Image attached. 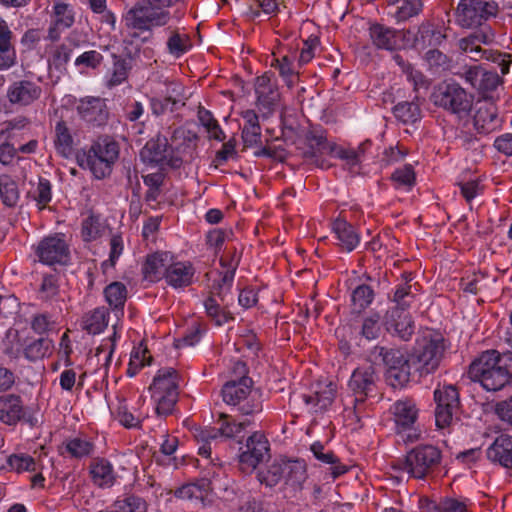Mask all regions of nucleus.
Here are the masks:
<instances>
[{
  "instance_id": "f257e3e1",
  "label": "nucleus",
  "mask_w": 512,
  "mask_h": 512,
  "mask_svg": "<svg viewBox=\"0 0 512 512\" xmlns=\"http://www.w3.org/2000/svg\"><path fill=\"white\" fill-rule=\"evenodd\" d=\"M468 376L487 392L512 388V352L490 349L482 352L469 365Z\"/></svg>"
},
{
  "instance_id": "f03ea898",
  "label": "nucleus",
  "mask_w": 512,
  "mask_h": 512,
  "mask_svg": "<svg viewBox=\"0 0 512 512\" xmlns=\"http://www.w3.org/2000/svg\"><path fill=\"white\" fill-rule=\"evenodd\" d=\"M305 141L307 149L303 152L304 159L321 169L331 167L324 155L345 160L350 166H356L360 162L359 154L354 149H346L335 142L328 141L327 132L320 125L311 126L306 131Z\"/></svg>"
},
{
  "instance_id": "7ed1b4c3",
  "label": "nucleus",
  "mask_w": 512,
  "mask_h": 512,
  "mask_svg": "<svg viewBox=\"0 0 512 512\" xmlns=\"http://www.w3.org/2000/svg\"><path fill=\"white\" fill-rule=\"evenodd\" d=\"M430 100L458 120L469 117L474 105V95L454 80H444L434 86Z\"/></svg>"
},
{
  "instance_id": "20e7f679",
  "label": "nucleus",
  "mask_w": 512,
  "mask_h": 512,
  "mask_svg": "<svg viewBox=\"0 0 512 512\" xmlns=\"http://www.w3.org/2000/svg\"><path fill=\"white\" fill-rule=\"evenodd\" d=\"M446 350V341L441 333L429 331L416 341L412 354V365L418 377L434 373Z\"/></svg>"
},
{
  "instance_id": "39448f33",
  "label": "nucleus",
  "mask_w": 512,
  "mask_h": 512,
  "mask_svg": "<svg viewBox=\"0 0 512 512\" xmlns=\"http://www.w3.org/2000/svg\"><path fill=\"white\" fill-rule=\"evenodd\" d=\"M393 430L399 441L405 444L417 442L422 435L418 424L419 408L411 398L396 400L390 407Z\"/></svg>"
},
{
  "instance_id": "423d86ee",
  "label": "nucleus",
  "mask_w": 512,
  "mask_h": 512,
  "mask_svg": "<svg viewBox=\"0 0 512 512\" xmlns=\"http://www.w3.org/2000/svg\"><path fill=\"white\" fill-rule=\"evenodd\" d=\"M179 375L172 367L157 371L150 386L151 398L158 415L170 413L179 394Z\"/></svg>"
},
{
  "instance_id": "0eeeda50",
  "label": "nucleus",
  "mask_w": 512,
  "mask_h": 512,
  "mask_svg": "<svg viewBox=\"0 0 512 512\" xmlns=\"http://www.w3.org/2000/svg\"><path fill=\"white\" fill-rule=\"evenodd\" d=\"M118 158V147L115 142L101 140L88 151L77 154V162L83 169L89 170L97 179L110 174L111 167Z\"/></svg>"
},
{
  "instance_id": "6e6552de",
  "label": "nucleus",
  "mask_w": 512,
  "mask_h": 512,
  "mask_svg": "<svg viewBox=\"0 0 512 512\" xmlns=\"http://www.w3.org/2000/svg\"><path fill=\"white\" fill-rule=\"evenodd\" d=\"M442 462L441 450L432 444H420L407 452L401 469L415 479L432 475Z\"/></svg>"
},
{
  "instance_id": "1a4fd4ad",
  "label": "nucleus",
  "mask_w": 512,
  "mask_h": 512,
  "mask_svg": "<svg viewBox=\"0 0 512 512\" xmlns=\"http://www.w3.org/2000/svg\"><path fill=\"white\" fill-rule=\"evenodd\" d=\"M171 0H144L130 9L125 15L128 27L148 30L153 26H163L168 22L169 15L163 8Z\"/></svg>"
},
{
  "instance_id": "9d476101",
  "label": "nucleus",
  "mask_w": 512,
  "mask_h": 512,
  "mask_svg": "<svg viewBox=\"0 0 512 512\" xmlns=\"http://www.w3.org/2000/svg\"><path fill=\"white\" fill-rule=\"evenodd\" d=\"M374 354L387 367V378L393 386H404L417 375L415 365H412V354L405 356L399 349L383 346H376Z\"/></svg>"
},
{
  "instance_id": "9b49d317",
  "label": "nucleus",
  "mask_w": 512,
  "mask_h": 512,
  "mask_svg": "<svg viewBox=\"0 0 512 512\" xmlns=\"http://www.w3.org/2000/svg\"><path fill=\"white\" fill-rule=\"evenodd\" d=\"M270 76H274L270 72H266L262 76H258V121L260 118L265 121L270 117L275 116L278 123L280 134L284 133V129L293 130L292 125H288L282 115L278 112L279 92L273 88L272 85H267L270 82ZM258 130L261 126L258 123Z\"/></svg>"
},
{
  "instance_id": "f8f14e48",
  "label": "nucleus",
  "mask_w": 512,
  "mask_h": 512,
  "mask_svg": "<svg viewBox=\"0 0 512 512\" xmlns=\"http://www.w3.org/2000/svg\"><path fill=\"white\" fill-rule=\"evenodd\" d=\"M435 408V422L440 429L449 427L460 408L459 391L455 385L438 386L433 393Z\"/></svg>"
},
{
  "instance_id": "ddd939ff",
  "label": "nucleus",
  "mask_w": 512,
  "mask_h": 512,
  "mask_svg": "<svg viewBox=\"0 0 512 512\" xmlns=\"http://www.w3.org/2000/svg\"><path fill=\"white\" fill-rule=\"evenodd\" d=\"M497 10L494 1L461 0L456 10V22L463 28H475L494 16Z\"/></svg>"
},
{
  "instance_id": "4468645a",
  "label": "nucleus",
  "mask_w": 512,
  "mask_h": 512,
  "mask_svg": "<svg viewBox=\"0 0 512 512\" xmlns=\"http://www.w3.org/2000/svg\"><path fill=\"white\" fill-rule=\"evenodd\" d=\"M253 380L249 377H242L238 381L227 382L222 389L224 402L229 405L238 406L244 415H250L254 411L253 401L249 400L252 393Z\"/></svg>"
},
{
  "instance_id": "2eb2a0df",
  "label": "nucleus",
  "mask_w": 512,
  "mask_h": 512,
  "mask_svg": "<svg viewBox=\"0 0 512 512\" xmlns=\"http://www.w3.org/2000/svg\"><path fill=\"white\" fill-rule=\"evenodd\" d=\"M40 262L45 265H65L69 262L70 251L68 243L62 234L43 239L37 247Z\"/></svg>"
},
{
  "instance_id": "dca6fc26",
  "label": "nucleus",
  "mask_w": 512,
  "mask_h": 512,
  "mask_svg": "<svg viewBox=\"0 0 512 512\" xmlns=\"http://www.w3.org/2000/svg\"><path fill=\"white\" fill-rule=\"evenodd\" d=\"M270 443L266 436L258 431V483L267 488L275 487L283 476L282 464L274 461L270 465L260 467V464L270 458Z\"/></svg>"
},
{
  "instance_id": "f3484780",
  "label": "nucleus",
  "mask_w": 512,
  "mask_h": 512,
  "mask_svg": "<svg viewBox=\"0 0 512 512\" xmlns=\"http://www.w3.org/2000/svg\"><path fill=\"white\" fill-rule=\"evenodd\" d=\"M378 374L371 364L358 366L353 370L348 387L354 396L374 397L377 393Z\"/></svg>"
},
{
  "instance_id": "a211bd4d",
  "label": "nucleus",
  "mask_w": 512,
  "mask_h": 512,
  "mask_svg": "<svg viewBox=\"0 0 512 512\" xmlns=\"http://www.w3.org/2000/svg\"><path fill=\"white\" fill-rule=\"evenodd\" d=\"M143 162L149 165L178 166V159L173 158L172 150L168 146L166 137L158 136L146 143L140 153Z\"/></svg>"
},
{
  "instance_id": "6ab92c4d",
  "label": "nucleus",
  "mask_w": 512,
  "mask_h": 512,
  "mask_svg": "<svg viewBox=\"0 0 512 512\" xmlns=\"http://www.w3.org/2000/svg\"><path fill=\"white\" fill-rule=\"evenodd\" d=\"M331 229L342 252L350 253L360 245V232L341 213L333 219Z\"/></svg>"
},
{
  "instance_id": "aec40b11",
  "label": "nucleus",
  "mask_w": 512,
  "mask_h": 512,
  "mask_svg": "<svg viewBox=\"0 0 512 512\" xmlns=\"http://www.w3.org/2000/svg\"><path fill=\"white\" fill-rule=\"evenodd\" d=\"M463 76L473 88L483 96L496 90L501 84V78L497 71L486 70L481 65H473L465 69Z\"/></svg>"
},
{
  "instance_id": "412c9836",
  "label": "nucleus",
  "mask_w": 512,
  "mask_h": 512,
  "mask_svg": "<svg viewBox=\"0 0 512 512\" xmlns=\"http://www.w3.org/2000/svg\"><path fill=\"white\" fill-rule=\"evenodd\" d=\"M404 32L380 23H373L369 27L372 44L379 50L390 52L402 47L401 39Z\"/></svg>"
},
{
  "instance_id": "4be33fe9",
  "label": "nucleus",
  "mask_w": 512,
  "mask_h": 512,
  "mask_svg": "<svg viewBox=\"0 0 512 512\" xmlns=\"http://www.w3.org/2000/svg\"><path fill=\"white\" fill-rule=\"evenodd\" d=\"M386 330L403 341H409L414 334L415 325L407 310L389 309L385 315Z\"/></svg>"
},
{
  "instance_id": "5701e85b",
  "label": "nucleus",
  "mask_w": 512,
  "mask_h": 512,
  "mask_svg": "<svg viewBox=\"0 0 512 512\" xmlns=\"http://www.w3.org/2000/svg\"><path fill=\"white\" fill-rule=\"evenodd\" d=\"M335 393L331 383L328 385L318 384L316 389L312 390L310 394H304L302 398L309 412L318 414L325 412L332 405Z\"/></svg>"
},
{
  "instance_id": "b1692460",
  "label": "nucleus",
  "mask_w": 512,
  "mask_h": 512,
  "mask_svg": "<svg viewBox=\"0 0 512 512\" xmlns=\"http://www.w3.org/2000/svg\"><path fill=\"white\" fill-rule=\"evenodd\" d=\"M403 38L411 41L415 47H436L444 40L445 35L435 29L430 23H422L417 30L408 29L403 33Z\"/></svg>"
},
{
  "instance_id": "393cba45",
  "label": "nucleus",
  "mask_w": 512,
  "mask_h": 512,
  "mask_svg": "<svg viewBox=\"0 0 512 512\" xmlns=\"http://www.w3.org/2000/svg\"><path fill=\"white\" fill-rule=\"evenodd\" d=\"M486 455L492 463L512 470V436L501 434L487 448Z\"/></svg>"
},
{
  "instance_id": "a878e982",
  "label": "nucleus",
  "mask_w": 512,
  "mask_h": 512,
  "mask_svg": "<svg viewBox=\"0 0 512 512\" xmlns=\"http://www.w3.org/2000/svg\"><path fill=\"white\" fill-rule=\"evenodd\" d=\"M194 273L195 270L189 262L179 261L173 257L164 279L174 289H181L193 282Z\"/></svg>"
},
{
  "instance_id": "bb28decb",
  "label": "nucleus",
  "mask_w": 512,
  "mask_h": 512,
  "mask_svg": "<svg viewBox=\"0 0 512 512\" xmlns=\"http://www.w3.org/2000/svg\"><path fill=\"white\" fill-rule=\"evenodd\" d=\"M41 88L33 82L22 80L13 83L7 92L11 103L28 105L39 98Z\"/></svg>"
},
{
  "instance_id": "cd10ccee",
  "label": "nucleus",
  "mask_w": 512,
  "mask_h": 512,
  "mask_svg": "<svg viewBox=\"0 0 512 512\" xmlns=\"http://www.w3.org/2000/svg\"><path fill=\"white\" fill-rule=\"evenodd\" d=\"M172 258L173 255L169 252H160L150 255L143 268L145 277L150 281L165 278Z\"/></svg>"
},
{
  "instance_id": "c85d7f7f",
  "label": "nucleus",
  "mask_w": 512,
  "mask_h": 512,
  "mask_svg": "<svg viewBox=\"0 0 512 512\" xmlns=\"http://www.w3.org/2000/svg\"><path fill=\"white\" fill-rule=\"evenodd\" d=\"M310 451L319 462L331 465V475L334 479L340 477L348 471V467L340 463L339 458L333 451H325V447L322 442H313L310 446Z\"/></svg>"
},
{
  "instance_id": "c756f323",
  "label": "nucleus",
  "mask_w": 512,
  "mask_h": 512,
  "mask_svg": "<svg viewBox=\"0 0 512 512\" xmlns=\"http://www.w3.org/2000/svg\"><path fill=\"white\" fill-rule=\"evenodd\" d=\"M23 415V405L19 396L0 397V421L6 425H15Z\"/></svg>"
},
{
  "instance_id": "7c9ffc66",
  "label": "nucleus",
  "mask_w": 512,
  "mask_h": 512,
  "mask_svg": "<svg viewBox=\"0 0 512 512\" xmlns=\"http://www.w3.org/2000/svg\"><path fill=\"white\" fill-rule=\"evenodd\" d=\"M53 10L54 26L49 29L48 37L51 40H56L59 37L57 29H67L73 25L74 12L72 7L63 1H56Z\"/></svg>"
},
{
  "instance_id": "2f4dec72",
  "label": "nucleus",
  "mask_w": 512,
  "mask_h": 512,
  "mask_svg": "<svg viewBox=\"0 0 512 512\" xmlns=\"http://www.w3.org/2000/svg\"><path fill=\"white\" fill-rule=\"evenodd\" d=\"M233 434V429L230 426L225 428H205L199 429L195 433V438L199 443L198 452L201 456L208 458L211 454V441L217 439L219 436L230 437Z\"/></svg>"
},
{
  "instance_id": "473e14b6",
  "label": "nucleus",
  "mask_w": 512,
  "mask_h": 512,
  "mask_svg": "<svg viewBox=\"0 0 512 512\" xmlns=\"http://www.w3.org/2000/svg\"><path fill=\"white\" fill-rule=\"evenodd\" d=\"M395 118L404 125H414L422 118L418 101H401L392 108Z\"/></svg>"
},
{
  "instance_id": "72a5a7b5",
  "label": "nucleus",
  "mask_w": 512,
  "mask_h": 512,
  "mask_svg": "<svg viewBox=\"0 0 512 512\" xmlns=\"http://www.w3.org/2000/svg\"><path fill=\"white\" fill-rule=\"evenodd\" d=\"M375 299L374 289L365 283L358 284L352 289L350 295L351 310L353 313L360 314L364 312Z\"/></svg>"
},
{
  "instance_id": "f704fd0d",
  "label": "nucleus",
  "mask_w": 512,
  "mask_h": 512,
  "mask_svg": "<svg viewBox=\"0 0 512 512\" xmlns=\"http://www.w3.org/2000/svg\"><path fill=\"white\" fill-rule=\"evenodd\" d=\"M240 469L244 473H252L256 469V440L250 435L245 442H241L238 453Z\"/></svg>"
},
{
  "instance_id": "c9c22d12",
  "label": "nucleus",
  "mask_w": 512,
  "mask_h": 512,
  "mask_svg": "<svg viewBox=\"0 0 512 512\" xmlns=\"http://www.w3.org/2000/svg\"><path fill=\"white\" fill-rule=\"evenodd\" d=\"M387 2L389 5L400 4L392 13L397 23L417 16L423 9V0H387Z\"/></svg>"
},
{
  "instance_id": "e433bc0d",
  "label": "nucleus",
  "mask_w": 512,
  "mask_h": 512,
  "mask_svg": "<svg viewBox=\"0 0 512 512\" xmlns=\"http://www.w3.org/2000/svg\"><path fill=\"white\" fill-rule=\"evenodd\" d=\"M77 110L87 121H101L104 118V103L100 98L87 97L80 100Z\"/></svg>"
},
{
  "instance_id": "4c0bfd02",
  "label": "nucleus",
  "mask_w": 512,
  "mask_h": 512,
  "mask_svg": "<svg viewBox=\"0 0 512 512\" xmlns=\"http://www.w3.org/2000/svg\"><path fill=\"white\" fill-rule=\"evenodd\" d=\"M395 189L411 191L416 185V173L411 164L396 168L390 176Z\"/></svg>"
},
{
  "instance_id": "58836bf2",
  "label": "nucleus",
  "mask_w": 512,
  "mask_h": 512,
  "mask_svg": "<svg viewBox=\"0 0 512 512\" xmlns=\"http://www.w3.org/2000/svg\"><path fill=\"white\" fill-rule=\"evenodd\" d=\"M108 325V313L104 308H97L88 313L83 320V328L90 334L101 333Z\"/></svg>"
},
{
  "instance_id": "ea45409f",
  "label": "nucleus",
  "mask_w": 512,
  "mask_h": 512,
  "mask_svg": "<svg viewBox=\"0 0 512 512\" xmlns=\"http://www.w3.org/2000/svg\"><path fill=\"white\" fill-rule=\"evenodd\" d=\"M91 475L95 484L100 487H109L114 482V473L111 464L106 460H97L91 467Z\"/></svg>"
},
{
  "instance_id": "a19ab883",
  "label": "nucleus",
  "mask_w": 512,
  "mask_h": 512,
  "mask_svg": "<svg viewBox=\"0 0 512 512\" xmlns=\"http://www.w3.org/2000/svg\"><path fill=\"white\" fill-rule=\"evenodd\" d=\"M211 483L207 480H202L200 484H186L176 491V496L186 500L204 501L208 495Z\"/></svg>"
},
{
  "instance_id": "79ce46f5",
  "label": "nucleus",
  "mask_w": 512,
  "mask_h": 512,
  "mask_svg": "<svg viewBox=\"0 0 512 512\" xmlns=\"http://www.w3.org/2000/svg\"><path fill=\"white\" fill-rule=\"evenodd\" d=\"M473 60H478L485 58L495 64L499 67L501 73L503 75H506L510 71V66L512 64L511 55L507 53H502L499 51H493V50H486L484 49V54L481 55V53H473L468 55Z\"/></svg>"
},
{
  "instance_id": "37998d69",
  "label": "nucleus",
  "mask_w": 512,
  "mask_h": 512,
  "mask_svg": "<svg viewBox=\"0 0 512 512\" xmlns=\"http://www.w3.org/2000/svg\"><path fill=\"white\" fill-rule=\"evenodd\" d=\"M236 264V260L231 262L228 267H224V271L219 275V279H214L213 291L218 294L222 301H224L226 294L232 286Z\"/></svg>"
},
{
  "instance_id": "c03bdc74",
  "label": "nucleus",
  "mask_w": 512,
  "mask_h": 512,
  "mask_svg": "<svg viewBox=\"0 0 512 512\" xmlns=\"http://www.w3.org/2000/svg\"><path fill=\"white\" fill-rule=\"evenodd\" d=\"M147 353V348L142 343L133 348L127 370L129 377H134L141 368L150 363L151 357Z\"/></svg>"
},
{
  "instance_id": "a18cd8bd",
  "label": "nucleus",
  "mask_w": 512,
  "mask_h": 512,
  "mask_svg": "<svg viewBox=\"0 0 512 512\" xmlns=\"http://www.w3.org/2000/svg\"><path fill=\"white\" fill-rule=\"evenodd\" d=\"M0 196L6 206H15L19 199V190L16 182L9 176L0 177Z\"/></svg>"
},
{
  "instance_id": "49530a36",
  "label": "nucleus",
  "mask_w": 512,
  "mask_h": 512,
  "mask_svg": "<svg viewBox=\"0 0 512 512\" xmlns=\"http://www.w3.org/2000/svg\"><path fill=\"white\" fill-rule=\"evenodd\" d=\"M381 333V316L378 312L370 313L362 320L360 334L367 340H375Z\"/></svg>"
},
{
  "instance_id": "de8ad7c7",
  "label": "nucleus",
  "mask_w": 512,
  "mask_h": 512,
  "mask_svg": "<svg viewBox=\"0 0 512 512\" xmlns=\"http://www.w3.org/2000/svg\"><path fill=\"white\" fill-rule=\"evenodd\" d=\"M412 286L407 284H398L395 286L393 295L390 298L395 306L391 309L408 310L415 296L411 291Z\"/></svg>"
},
{
  "instance_id": "09e8293b",
  "label": "nucleus",
  "mask_w": 512,
  "mask_h": 512,
  "mask_svg": "<svg viewBox=\"0 0 512 512\" xmlns=\"http://www.w3.org/2000/svg\"><path fill=\"white\" fill-rule=\"evenodd\" d=\"M103 60L101 53L95 50L85 51L81 55H79L75 61L74 65L79 73L85 74L90 69L97 68Z\"/></svg>"
},
{
  "instance_id": "8fccbe9b",
  "label": "nucleus",
  "mask_w": 512,
  "mask_h": 512,
  "mask_svg": "<svg viewBox=\"0 0 512 512\" xmlns=\"http://www.w3.org/2000/svg\"><path fill=\"white\" fill-rule=\"evenodd\" d=\"M114 330H116V326H114ZM116 336L117 332L114 331L113 337L103 340L99 347L96 349L94 357L97 360V364L103 368H107L111 363L115 348Z\"/></svg>"
},
{
  "instance_id": "3c124183",
  "label": "nucleus",
  "mask_w": 512,
  "mask_h": 512,
  "mask_svg": "<svg viewBox=\"0 0 512 512\" xmlns=\"http://www.w3.org/2000/svg\"><path fill=\"white\" fill-rule=\"evenodd\" d=\"M105 298L110 306L115 309L124 305L127 296L126 287L120 282H114L108 285L104 291Z\"/></svg>"
},
{
  "instance_id": "603ef678",
  "label": "nucleus",
  "mask_w": 512,
  "mask_h": 512,
  "mask_svg": "<svg viewBox=\"0 0 512 512\" xmlns=\"http://www.w3.org/2000/svg\"><path fill=\"white\" fill-rule=\"evenodd\" d=\"M189 37L184 33L172 34L167 42L168 51L175 57H180L191 48Z\"/></svg>"
},
{
  "instance_id": "864d4df0",
  "label": "nucleus",
  "mask_w": 512,
  "mask_h": 512,
  "mask_svg": "<svg viewBox=\"0 0 512 512\" xmlns=\"http://www.w3.org/2000/svg\"><path fill=\"white\" fill-rule=\"evenodd\" d=\"M55 145L58 152L64 157H68L72 153V138L68 133L66 126L63 123H58L56 126V140Z\"/></svg>"
},
{
  "instance_id": "5fc2aeb1",
  "label": "nucleus",
  "mask_w": 512,
  "mask_h": 512,
  "mask_svg": "<svg viewBox=\"0 0 512 512\" xmlns=\"http://www.w3.org/2000/svg\"><path fill=\"white\" fill-rule=\"evenodd\" d=\"M368 398L369 397H364L361 395L355 396L352 400V406L346 407L344 409L345 416L348 419L355 421L356 423H360V421L363 417L368 416L366 413V409H367L366 400Z\"/></svg>"
},
{
  "instance_id": "6e6d98bb",
  "label": "nucleus",
  "mask_w": 512,
  "mask_h": 512,
  "mask_svg": "<svg viewBox=\"0 0 512 512\" xmlns=\"http://www.w3.org/2000/svg\"><path fill=\"white\" fill-rule=\"evenodd\" d=\"M70 54V49L65 45L52 47L48 57L49 67L61 69L70 59Z\"/></svg>"
},
{
  "instance_id": "4d7b16f0",
  "label": "nucleus",
  "mask_w": 512,
  "mask_h": 512,
  "mask_svg": "<svg viewBox=\"0 0 512 512\" xmlns=\"http://www.w3.org/2000/svg\"><path fill=\"white\" fill-rule=\"evenodd\" d=\"M93 445L84 438L75 437L66 443L67 451L74 457H84L91 453Z\"/></svg>"
},
{
  "instance_id": "13d9d810",
  "label": "nucleus",
  "mask_w": 512,
  "mask_h": 512,
  "mask_svg": "<svg viewBox=\"0 0 512 512\" xmlns=\"http://www.w3.org/2000/svg\"><path fill=\"white\" fill-rule=\"evenodd\" d=\"M102 224L99 217L89 216L82 224V237L85 241L95 240L101 233Z\"/></svg>"
},
{
  "instance_id": "bf43d9fd",
  "label": "nucleus",
  "mask_w": 512,
  "mask_h": 512,
  "mask_svg": "<svg viewBox=\"0 0 512 512\" xmlns=\"http://www.w3.org/2000/svg\"><path fill=\"white\" fill-rule=\"evenodd\" d=\"M49 342L45 339H37L32 341L25 348V356L29 360H36L44 357L49 351Z\"/></svg>"
},
{
  "instance_id": "052dcab7",
  "label": "nucleus",
  "mask_w": 512,
  "mask_h": 512,
  "mask_svg": "<svg viewBox=\"0 0 512 512\" xmlns=\"http://www.w3.org/2000/svg\"><path fill=\"white\" fill-rule=\"evenodd\" d=\"M116 417L121 425L127 428L137 427L140 423V415L132 414L126 403L120 402L116 410Z\"/></svg>"
},
{
  "instance_id": "680f3d73",
  "label": "nucleus",
  "mask_w": 512,
  "mask_h": 512,
  "mask_svg": "<svg viewBox=\"0 0 512 512\" xmlns=\"http://www.w3.org/2000/svg\"><path fill=\"white\" fill-rule=\"evenodd\" d=\"M8 463L9 466L17 472L34 470L35 467L33 458L23 454L10 456Z\"/></svg>"
},
{
  "instance_id": "e2e57ef3",
  "label": "nucleus",
  "mask_w": 512,
  "mask_h": 512,
  "mask_svg": "<svg viewBox=\"0 0 512 512\" xmlns=\"http://www.w3.org/2000/svg\"><path fill=\"white\" fill-rule=\"evenodd\" d=\"M16 53L10 41L0 43V70H6L14 65Z\"/></svg>"
},
{
  "instance_id": "0e129e2a",
  "label": "nucleus",
  "mask_w": 512,
  "mask_h": 512,
  "mask_svg": "<svg viewBox=\"0 0 512 512\" xmlns=\"http://www.w3.org/2000/svg\"><path fill=\"white\" fill-rule=\"evenodd\" d=\"M128 74V68L125 62L117 61L114 63L111 75L107 79L109 86H116L123 83Z\"/></svg>"
},
{
  "instance_id": "69168bd1",
  "label": "nucleus",
  "mask_w": 512,
  "mask_h": 512,
  "mask_svg": "<svg viewBox=\"0 0 512 512\" xmlns=\"http://www.w3.org/2000/svg\"><path fill=\"white\" fill-rule=\"evenodd\" d=\"M157 96H164L168 101L177 103L181 94V86L175 83H163L155 91Z\"/></svg>"
},
{
  "instance_id": "338daca9",
  "label": "nucleus",
  "mask_w": 512,
  "mask_h": 512,
  "mask_svg": "<svg viewBox=\"0 0 512 512\" xmlns=\"http://www.w3.org/2000/svg\"><path fill=\"white\" fill-rule=\"evenodd\" d=\"M34 198L40 208L44 207L51 200V185L46 179H39L34 192Z\"/></svg>"
},
{
  "instance_id": "774afa93",
  "label": "nucleus",
  "mask_w": 512,
  "mask_h": 512,
  "mask_svg": "<svg viewBox=\"0 0 512 512\" xmlns=\"http://www.w3.org/2000/svg\"><path fill=\"white\" fill-rule=\"evenodd\" d=\"M495 413L502 421L512 426V396L496 403Z\"/></svg>"
}]
</instances>
